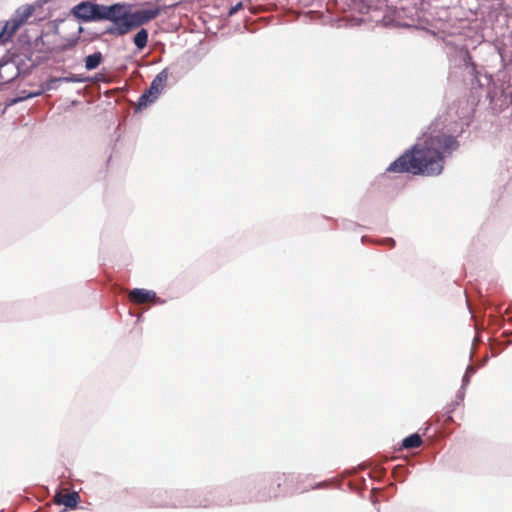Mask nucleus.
Wrapping results in <instances>:
<instances>
[{
    "label": "nucleus",
    "instance_id": "1",
    "mask_svg": "<svg viewBox=\"0 0 512 512\" xmlns=\"http://www.w3.org/2000/svg\"><path fill=\"white\" fill-rule=\"evenodd\" d=\"M457 148L458 142L451 135L438 133L426 137L422 142L416 143L411 150L392 162L388 166L387 172L426 176L439 175L444 167V154L451 153Z\"/></svg>",
    "mask_w": 512,
    "mask_h": 512
},
{
    "label": "nucleus",
    "instance_id": "4",
    "mask_svg": "<svg viewBox=\"0 0 512 512\" xmlns=\"http://www.w3.org/2000/svg\"><path fill=\"white\" fill-rule=\"evenodd\" d=\"M169 77L168 68L159 72L151 82L148 90H146L138 99L137 110L145 109L149 104L153 103L160 93L164 90Z\"/></svg>",
    "mask_w": 512,
    "mask_h": 512
},
{
    "label": "nucleus",
    "instance_id": "11",
    "mask_svg": "<svg viewBox=\"0 0 512 512\" xmlns=\"http://www.w3.org/2000/svg\"><path fill=\"white\" fill-rule=\"evenodd\" d=\"M134 44L136 45V47L139 49V50H142L143 48L146 47L147 45V42H148V32L146 29H141L140 31H138L136 33V35L134 36Z\"/></svg>",
    "mask_w": 512,
    "mask_h": 512
},
{
    "label": "nucleus",
    "instance_id": "9",
    "mask_svg": "<svg viewBox=\"0 0 512 512\" xmlns=\"http://www.w3.org/2000/svg\"><path fill=\"white\" fill-rule=\"evenodd\" d=\"M288 481V477L285 474H279L274 476L270 480V488L273 490V496L277 497L279 495L278 490Z\"/></svg>",
    "mask_w": 512,
    "mask_h": 512
},
{
    "label": "nucleus",
    "instance_id": "10",
    "mask_svg": "<svg viewBox=\"0 0 512 512\" xmlns=\"http://www.w3.org/2000/svg\"><path fill=\"white\" fill-rule=\"evenodd\" d=\"M421 444H422V439H421L420 435L417 433L406 437L402 441V447L405 449L418 448L421 446Z\"/></svg>",
    "mask_w": 512,
    "mask_h": 512
},
{
    "label": "nucleus",
    "instance_id": "6",
    "mask_svg": "<svg viewBox=\"0 0 512 512\" xmlns=\"http://www.w3.org/2000/svg\"><path fill=\"white\" fill-rule=\"evenodd\" d=\"M129 299L135 304H145L154 302L156 299V293L146 289H133L129 293Z\"/></svg>",
    "mask_w": 512,
    "mask_h": 512
},
{
    "label": "nucleus",
    "instance_id": "12",
    "mask_svg": "<svg viewBox=\"0 0 512 512\" xmlns=\"http://www.w3.org/2000/svg\"><path fill=\"white\" fill-rule=\"evenodd\" d=\"M242 7L241 3H238L236 6L232 7L229 11V15H233Z\"/></svg>",
    "mask_w": 512,
    "mask_h": 512
},
{
    "label": "nucleus",
    "instance_id": "2",
    "mask_svg": "<svg viewBox=\"0 0 512 512\" xmlns=\"http://www.w3.org/2000/svg\"><path fill=\"white\" fill-rule=\"evenodd\" d=\"M94 20H109L112 25L106 30L108 34L122 36L133 29L155 19L160 8L128 11L123 4L104 6L96 4Z\"/></svg>",
    "mask_w": 512,
    "mask_h": 512
},
{
    "label": "nucleus",
    "instance_id": "13",
    "mask_svg": "<svg viewBox=\"0 0 512 512\" xmlns=\"http://www.w3.org/2000/svg\"><path fill=\"white\" fill-rule=\"evenodd\" d=\"M389 242H390L392 245H394V244H395V242H394V240H393V239H389Z\"/></svg>",
    "mask_w": 512,
    "mask_h": 512
},
{
    "label": "nucleus",
    "instance_id": "3",
    "mask_svg": "<svg viewBox=\"0 0 512 512\" xmlns=\"http://www.w3.org/2000/svg\"><path fill=\"white\" fill-rule=\"evenodd\" d=\"M34 12L33 6H24L16 10L13 17L5 24H0V44L8 41L18 29L26 23Z\"/></svg>",
    "mask_w": 512,
    "mask_h": 512
},
{
    "label": "nucleus",
    "instance_id": "5",
    "mask_svg": "<svg viewBox=\"0 0 512 512\" xmlns=\"http://www.w3.org/2000/svg\"><path fill=\"white\" fill-rule=\"evenodd\" d=\"M54 501L58 505H64L67 508L75 509L80 502V496L76 491L71 493L58 492L54 496Z\"/></svg>",
    "mask_w": 512,
    "mask_h": 512
},
{
    "label": "nucleus",
    "instance_id": "8",
    "mask_svg": "<svg viewBox=\"0 0 512 512\" xmlns=\"http://www.w3.org/2000/svg\"><path fill=\"white\" fill-rule=\"evenodd\" d=\"M102 60L103 56L101 52L90 54L85 58V68L87 70H94L101 64Z\"/></svg>",
    "mask_w": 512,
    "mask_h": 512
},
{
    "label": "nucleus",
    "instance_id": "7",
    "mask_svg": "<svg viewBox=\"0 0 512 512\" xmlns=\"http://www.w3.org/2000/svg\"><path fill=\"white\" fill-rule=\"evenodd\" d=\"M76 14L85 20H94L96 4L90 2H82L76 7Z\"/></svg>",
    "mask_w": 512,
    "mask_h": 512
}]
</instances>
